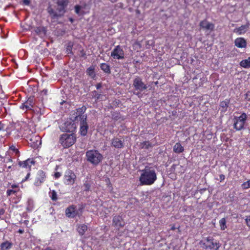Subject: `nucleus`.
I'll use <instances>...</instances> for the list:
<instances>
[{"mask_svg":"<svg viewBox=\"0 0 250 250\" xmlns=\"http://www.w3.org/2000/svg\"><path fill=\"white\" fill-rule=\"evenodd\" d=\"M157 179L156 172L154 168L146 167L142 170V173L139 178L141 185H151Z\"/></svg>","mask_w":250,"mask_h":250,"instance_id":"1","label":"nucleus"},{"mask_svg":"<svg viewBox=\"0 0 250 250\" xmlns=\"http://www.w3.org/2000/svg\"><path fill=\"white\" fill-rule=\"evenodd\" d=\"M86 157L87 161L94 166L98 165L103 159L102 154L95 149L86 151Z\"/></svg>","mask_w":250,"mask_h":250,"instance_id":"2","label":"nucleus"},{"mask_svg":"<svg viewBox=\"0 0 250 250\" xmlns=\"http://www.w3.org/2000/svg\"><path fill=\"white\" fill-rule=\"evenodd\" d=\"M76 141V136L74 134H63L60 137L59 143L64 148L72 146Z\"/></svg>","mask_w":250,"mask_h":250,"instance_id":"3","label":"nucleus"},{"mask_svg":"<svg viewBox=\"0 0 250 250\" xmlns=\"http://www.w3.org/2000/svg\"><path fill=\"white\" fill-rule=\"evenodd\" d=\"M133 87L134 88V94L140 97V94L144 90L147 88V86L143 82L142 79L139 77H136L133 82Z\"/></svg>","mask_w":250,"mask_h":250,"instance_id":"4","label":"nucleus"},{"mask_svg":"<svg viewBox=\"0 0 250 250\" xmlns=\"http://www.w3.org/2000/svg\"><path fill=\"white\" fill-rule=\"evenodd\" d=\"M247 119L246 113H242L240 116H236L233 118V127L236 130L239 131L244 128V125Z\"/></svg>","mask_w":250,"mask_h":250,"instance_id":"5","label":"nucleus"},{"mask_svg":"<svg viewBox=\"0 0 250 250\" xmlns=\"http://www.w3.org/2000/svg\"><path fill=\"white\" fill-rule=\"evenodd\" d=\"M202 247L205 249H209L210 250H218L220 246L219 243L217 241L214 240L212 237H207L203 242H202Z\"/></svg>","mask_w":250,"mask_h":250,"instance_id":"6","label":"nucleus"},{"mask_svg":"<svg viewBox=\"0 0 250 250\" xmlns=\"http://www.w3.org/2000/svg\"><path fill=\"white\" fill-rule=\"evenodd\" d=\"M76 179V176L71 170H67L65 172L63 181L64 183L67 185H73Z\"/></svg>","mask_w":250,"mask_h":250,"instance_id":"7","label":"nucleus"},{"mask_svg":"<svg viewBox=\"0 0 250 250\" xmlns=\"http://www.w3.org/2000/svg\"><path fill=\"white\" fill-rule=\"evenodd\" d=\"M111 56L114 59H123L124 58V51L120 45L116 46L111 53Z\"/></svg>","mask_w":250,"mask_h":250,"instance_id":"8","label":"nucleus"},{"mask_svg":"<svg viewBox=\"0 0 250 250\" xmlns=\"http://www.w3.org/2000/svg\"><path fill=\"white\" fill-rule=\"evenodd\" d=\"M86 108L83 106L81 108H79L76 109V112L75 113L76 116L75 117V120H79L81 121H84V120H86L87 116L84 114L85 112Z\"/></svg>","mask_w":250,"mask_h":250,"instance_id":"9","label":"nucleus"},{"mask_svg":"<svg viewBox=\"0 0 250 250\" xmlns=\"http://www.w3.org/2000/svg\"><path fill=\"white\" fill-rule=\"evenodd\" d=\"M112 224L114 227L119 229L125 226V223L122 217L118 215L114 216L112 220Z\"/></svg>","mask_w":250,"mask_h":250,"instance_id":"10","label":"nucleus"},{"mask_svg":"<svg viewBox=\"0 0 250 250\" xmlns=\"http://www.w3.org/2000/svg\"><path fill=\"white\" fill-rule=\"evenodd\" d=\"M199 25L202 29L210 32L213 31L214 28V24L209 22L207 20L202 21L200 22Z\"/></svg>","mask_w":250,"mask_h":250,"instance_id":"11","label":"nucleus"},{"mask_svg":"<svg viewBox=\"0 0 250 250\" xmlns=\"http://www.w3.org/2000/svg\"><path fill=\"white\" fill-rule=\"evenodd\" d=\"M35 105L34 98L30 97L21 106V108L24 110H31Z\"/></svg>","mask_w":250,"mask_h":250,"instance_id":"12","label":"nucleus"},{"mask_svg":"<svg viewBox=\"0 0 250 250\" xmlns=\"http://www.w3.org/2000/svg\"><path fill=\"white\" fill-rule=\"evenodd\" d=\"M124 141L118 137H114L111 140V145L112 146L121 148L124 146Z\"/></svg>","mask_w":250,"mask_h":250,"instance_id":"13","label":"nucleus"},{"mask_svg":"<svg viewBox=\"0 0 250 250\" xmlns=\"http://www.w3.org/2000/svg\"><path fill=\"white\" fill-rule=\"evenodd\" d=\"M78 213L74 206H71L67 208L65 210L66 215L69 218H74Z\"/></svg>","mask_w":250,"mask_h":250,"instance_id":"14","label":"nucleus"},{"mask_svg":"<svg viewBox=\"0 0 250 250\" xmlns=\"http://www.w3.org/2000/svg\"><path fill=\"white\" fill-rule=\"evenodd\" d=\"M68 0H57V3L60 6L57 10L63 14L64 13V9L68 5Z\"/></svg>","mask_w":250,"mask_h":250,"instance_id":"15","label":"nucleus"},{"mask_svg":"<svg viewBox=\"0 0 250 250\" xmlns=\"http://www.w3.org/2000/svg\"><path fill=\"white\" fill-rule=\"evenodd\" d=\"M45 178V174L42 171H39L38 173V176L36 178L35 185L36 186H39L44 181Z\"/></svg>","mask_w":250,"mask_h":250,"instance_id":"16","label":"nucleus"},{"mask_svg":"<svg viewBox=\"0 0 250 250\" xmlns=\"http://www.w3.org/2000/svg\"><path fill=\"white\" fill-rule=\"evenodd\" d=\"M88 129V125L87 124L86 120H84V121H80V132L81 135L83 136H85L87 132Z\"/></svg>","mask_w":250,"mask_h":250,"instance_id":"17","label":"nucleus"},{"mask_svg":"<svg viewBox=\"0 0 250 250\" xmlns=\"http://www.w3.org/2000/svg\"><path fill=\"white\" fill-rule=\"evenodd\" d=\"M34 163L33 160L28 159L24 161H20L19 165L23 168H30L31 165L34 164Z\"/></svg>","mask_w":250,"mask_h":250,"instance_id":"18","label":"nucleus"},{"mask_svg":"<svg viewBox=\"0 0 250 250\" xmlns=\"http://www.w3.org/2000/svg\"><path fill=\"white\" fill-rule=\"evenodd\" d=\"M235 45L239 48H245L247 43L245 40L242 38H238L235 40Z\"/></svg>","mask_w":250,"mask_h":250,"instance_id":"19","label":"nucleus"},{"mask_svg":"<svg viewBox=\"0 0 250 250\" xmlns=\"http://www.w3.org/2000/svg\"><path fill=\"white\" fill-rule=\"evenodd\" d=\"M48 12L50 15L51 18L54 20L58 19V18L61 17L63 15L62 13L59 12V14L57 13L51 8H49L48 9Z\"/></svg>","mask_w":250,"mask_h":250,"instance_id":"20","label":"nucleus"},{"mask_svg":"<svg viewBox=\"0 0 250 250\" xmlns=\"http://www.w3.org/2000/svg\"><path fill=\"white\" fill-rule=\"evenodd\" d=\"M248 26L247 25H243L238 28H236L234 29V32L238 34H242L246 32L248 29Z\"/></svg>","mask_w":250,"mask_h":250,"instance_id":"21","label":"nucleus"},{"mask_svg":"<svg viewBox=\"0 0 250 250\" xmlns=\"http://www.w3.org/2000/svg\"><path fill=\"white\" fill-rule=\"evenodd\" d=\"M229 104V101L227 99L221 102L220 104V107L221 108V111L222 112H225L227 110Z\"/></svg>","mask_w":250,"mask_h":250,"instance_id":"22","label":"nucleus"},{"mask_svg":"<svg viewBox=\"0 0 250 250\" xmlns=\"http://www.w3.org/2000/svg\"><path fill=\"white\" fill-rule=\"evenodd\" d=\"M184 151V147L180 143H177L173 146V151L176 153H180Z\"/></svg>","mask_w":250,"mask_h":250,"instance_id":"23","label":"nucleus"},{"mask_svg":"<svg viewBox=\"0 0 250 250\" xmlns=\"http://www.w3.org/2000/svg\"><path fill=\"white\" fill-rule=\"evenodd\" d=\"M87 229V227L85 224H81L78 226L77 231L81 235H83Z\"/></svg>","mask_w":250,"mask_h":250,"instance_id":"24","label":"nucleus"},{"mask_svg":"<svg viewBox=\"0 0 250 250\" xmlns=\"http://www.w3.org/2000/svg\"><path fill=\"white\" fill-rule=\"evenodd\" d=\"M65 130L67 132H72L74 131L75 126L74 124L71 123H65L64 124Z\"/></svg>","mask_w":250,"mask_h":250,"instance_id":"25","label":"nucleus"},{"mask_svg":"<svg viewBox=\"0 0 250 250\" xmlns=\"http://www.w3.org/2000/svg\"><path fill=\"white\" fill-rule=\"evenodd\" d=\"M139 146L142 149H147L150 147H152L153 146L149 141H144L140 143Z\"/></svg>","mask_w":250,"mask_h":250,"instance_id":"26","label":"nucleus"},{"mask_svg":"<svg viewBox=\"0 0 250 250\" xmlns=\"http://www.w3.org/2000/svg\"><path fill=\"white\" fill-rule=\"evenodd\" d=\"M100 68L104 72L106 73L110 74L111 72L110 66L105 63H101L100 64Z\"/></svg>","mask_w":250,"mask_h":250,"instance_id":"27","label":"nucleus"},{"mask_svg":"<svg viewBox=\"0 0 250 250\" xmlns=\"http://www.w3.org/2000/svg\"><path fill=\"white\" fill-rule=\"evenodd\" d=\"M241 66L244 68H250V57L248 59L242 60L240 62Z\"/></svg>","mask_w":250,"mask_h":250,"instance_id":"28","label":"nucleus"},{"mask_svg":"<svg viewBox=\"0 0 250 250\" xmlns=\"http://www.w3.org/2000/svg\"><path fill=\"white\" fill-rule=\"evenodd\" d=\"M12 245L11 243L6 241L1 244V250H9L11 248Z\"/></svg>","mask_w":250,"mask_h":250,"instance_id":"29","label":"nucleus"},{"mask_svg":"<svg viewBox=\"0 0 250 250\" xmlns=\"http://www.w3.org/2000/svg\"><path fill=\"white\" fill-rule=\"evenodd\" d=\"M86 74L91 78L93 79L95 77L94 68L93 66L88 67L86 70Z\"/></svg>","mask_w":250,"mask_h":250,"instance_id":"30","label":"nucleus"},{"mask_svg":"<svg viewBox=\"0 0 250 250\" xmlns=\"http://www.w3.org/2000/svg\"><path fill=\"white\" fill-rule=\"evenodd\" d=\"M49 197L53 201H56L58 199L57 192L54 190H50L49 192Z\"/></svg>","mask_w":250,"mask_h":250,"instance_id":"31","label":"nucleus"},{"mask_svg":"<svg viewBox=\"0 0 250 250\" xmlns=\"http://www.w3.org/2000/svg\"><path fill=\"white\" fill-rule=\"evenodd\" d=\"M220 229L221 230H225L227 228L226 220L225 218H222L219 221Z\"/></svg>","mask_w":250,"mask_h":250,"instance_id":"32","label":"nucleus"},{"mask_svg":"<svg viewBox=\"0 0 250 250\" xmlns=\"http://www.w3.org/2000/svg\"><path fill=\"white\" fill-rule=\"evenodd\" d=\"M93 96L96 100H102L103 96L101 94L98 93L96 91H94Z\"/></svg>","mask_w":250,"mask_h":250,"instance_id":"33","label":"nucleus"},{"mask_svg":"<svg viewBox=\"0 0 250 250\" xmlns=\"http://www.w3.org/2000/svg\"><path fill=\"white\" fill-rule=\"evenodd\" d=\"M10 150H12L15 153V155H17L18 157H19L20 156V152L18 150V149L16 147L14 146H12L10 147Z\"/></svg>","mask_w":250,"mask_h":250,"instance_id":"34","label":"nucleus"},{"mask_svg":"<svg viewBox=\"0 0 250 250\" xmlns=\"http://www.w3.org/2000/svg\"><path fill=\"white\" fill-rule=\"evenodd\" d=\"M242 187L243 189H247L250 188V180L244 182L242 185Z\"/></svg>","mask_w":250,"mask_h":250,"instance_id":"35","label":"nucleus"},{"mask_svg":"<svg viewBox=\"0 0 250 250\" xmlns=\"http://www.w3.org/2000/svg\"><path fill=\"white\" fill-rule=\"evenodd\" d=\"M81 9V6L78 5H77L75 6V12L77 14H81L80 12V10Z\"/></svg>","mask_w":250,"mask_h":250,"instance_id":"36","label":"nucleus"},{"mask_svg":"<svg viewBox=\"0 0 250 250\" xmlns=\"http://www.w3.org/2000/svg\"><path fill=\"white\" fill-rule=\"evenodd\" d=\"M83 188L84 191H88L90 189V185L87 183H85L83 185Z\"/></svg>","mask_w":250,"mask_h":250,"instance_id":"37","label":"nucleus"},{"mask_svg":"<svg viewBox=\"0 0 250 250\" xmlns=\"http://www.w3.org/2000/svg\"><path fill=\"white\" fill-rule=\"evenodd\" d=\"M17 191L16 190H13V189H8L7 190V194L8 196H10L11 195L13 194H15V193H16Z\"/></svg>","mask_w":250,"mask_h":250,"instance_id":"38","label":"nucleus"},{"mask_svg":"<svg viewBox=\"0 0 250 250\" xmlns=\"http://www.w3.org/2000/svg\"><path fill=\"white\" fill-rule=\"evenodd\" d=\"M66 53L67 54H72V46L70 45H69L67 48H66Z\"/></svg>","mask_w":250,"mask_h":250,"instance_id":"39","label":"nucleus"},{"mask_svg":"<svg viewBox=\"0 0 250 250\" xmlns=\"http://www.w3.org/2000/svg\"><path fill=\"white\" fill-rule=\"evenodd\" d=\"M247 225L250 227V216L247 217L245 219Z\"/></svg>","mask_w":250,"mask_h":250,"instance_id":"40","label":"nucleus"},{"mask_svg":"<svg viewBox=\"0 0 250 250\" xmlns=\"http://www.w3.org/2000/svg\"><path fill=\"white\" fill-rule=\"evenodd\" d=\"M5 128V125L3 124H2L1 122H0V130H4Z\"/></svg>","mask_w":250,"mask_h":250,"instance_id":"41","label":"nucleus"},{"mask_svg":"<svg viewBox=\"0 0 250 250\" xmlns=\"http://www.w3.org/2000/svg\"><path fill=\"white\" fill-rule=\"evenodd\" d=\"M61 176V173L57 172L55 173L54 176L56 178H58Z\"/></svg>","mask_w":250,"mask_h":250,"instance_id":"42","label":"nucleus"},{"mask_svg":"<svg viewBox=\"0 0 250 250\" xmlns=\"http://www.w3.org/2000/svg\"><path fill=\"white\" fill-rule=\"evenodd\" d=\"M225 178V176L224 175L220 174L219 175V179H220V181H222L224 180Z\"/></svg>","mask_w":250,"mask_h":250,"instance_id":"43","label":"nucleus"},{"mask_svg":"<svg viewBox=\"0 0 250 250\" xmlns=\"http://www.w3.org/2000/svg\"><path fill=\"white\" fill-rule=\"evenodd\" d=\"M23 3L25 5H29L30 3V0H23Z\"/></svg>","mask_w":250,"mask_h":250,"instance_id":"44","label":"nucleus"},{"mask_svg":"<svg viewBox=\"0 0 250 250\" xmlns=\"http://www.w3.org/2000/svg\"><path fill=\"white\" fill-rule=\"evenodd\" d=\"M42 95H46L47 94V89H43L42 91Z\"/></svg>","mask_w":250,"mask_h":250,"instance_id":"45","label":"nucleus"},{"mask_svg":"<svg viewBox=\"0 0 250 250\" xmlns=\"http://www.w3.org/2000/svg\"><path fill=\"white\" fill-rule=\"evenodd\" d=\"M96 86L97 89H98L102 87V84L100 83H98Z\"/></svg>","mask_w":250,"mask_h":250,"instance_id":"46","label":"nucleus"},{"mask_svg":"<svg viewBox=\"0 0 250 250\" xmlns=\"http://www.w3.org/2000/svg\"><path fill=\"white\" fill-rule=\"evenodd\" d=\"M4 213L3 209H0V215H3Z\"/></svg>","mask_w":250,"mask_h":250,"instance_id":"47","label":"nucleus"},{"mask_svg":"<svg viewBox=\"0 0 250 250\" xmlns=\"http://www.w3.org/2000/svg\"><path fill=\"white\" fill-rule=\"evenodd\" d=\"M18 232H19L20 233L22 234V233H23L24 231H23V230H22V229H19Z\"/></svg>","mask_w":250,"mask_h":250,"instance_id":"48","label":"nucleus"},{"mask_svg":"<svg viewBox=\"0 0 250 250\" xmlns=\"http://www.w3.org/2000/svg\"><path fill=\"white\" fill-rule=\"evenodd\" d=\"M247 98H249V100H250V92L249 93L247 94Z\"/></svg>","mask_w":250,"mask_h":250,"instance_id":"49","label":"nucleus"},{"mask_svg":"<svg viewBox=\"0 0 250 250\" xmlns=\"http://www.w3.org/2000/svg\"><path fill=\"white\" fill-rule=\"evenodd\" d=\"M3 159V157L0 155V161H2Z\"/></svg>","mask_w":250,"mask_h":250,"instance_id":"50","label":"nucleus"},{"mask_svg":"<svg viewBox=\"0 0 250 250\" xmlns=\"http://www.w3.org/2000/svg\"><path fill=\"white\" fill-rule=\"evenodd\" d=\"M44 250H53L52 249H50V248H46L45 249H44Z\"/></svg>","mask_w":250,"mask_h":250,"instance_id":"51","label":"nucleus"},{"mask_svg":"<svg viewBox=\"0 0 250 250\" xmlns=\"http://www.w3.org/2000/svg\"><path fill=\"white\" fill-rule=\"evenodd\" d=\"M12 188H17V186L16 185H13L12 186Z\"/></svg>","mask_w":250,"mask_h":250,"instance_id":"52","label":"nucleus"},{"mask_svg":"<svg viewBox=\"0 0 250 250\" xmlns=\"http://www.w3.org/2000/svg\"><path fill=\"white\" fill-rule=\"evenodd\" d=\"M8 161H9V162H12V160H11V159H8Z\"/></svg>","mask_w":250,"mask_h":250,"instance_id":"53","label":"nucleus"},{"mask_svg":"<svg viewBox=\"0 0 250 250\" xmlns=\"http://www.w3.org/2000/svg\"><path fill=\"white\" fill-rule=\"evenodd\" d=\"M247 1L250 2V0H246Z\"/></svg>","mask_w":250,"mask_h":250,"instance_id":"54","label":"nucleus"},{"mask_svg":"<svg viewBox=\"0 0 250 250\" xmlns=\"http://www.w3.org/2000/svg\"><path fill=\"white\" fill-rule=\"evenodd\" d=\"M8 168H11V166H9V167H8Z\"/></svg>","mask_w":250,"mask_h":250,"instance_id":"55","label":"nucleus"}]
</instances>
